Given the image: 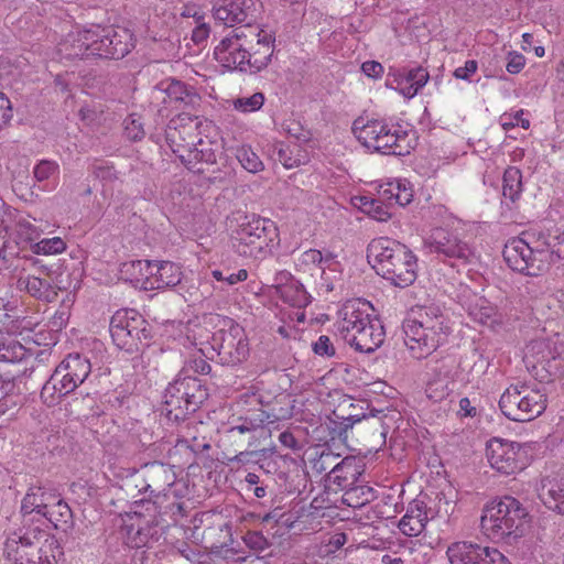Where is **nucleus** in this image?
<instances>
[{
    "mask_svg": "<svg viewBox=\"0 0 564 564\" xmlns=\"http://www.w3.org/2000/svg\"><path fill=\"white\" fill-rule=\"evenodd\" d=\"M274 39L270 33L249 22L234 29L215 47V58L225 67L258 73L271 62Z\"/></svg>",
    "mask_w": 564,
    "mask_h": 564,
    "instance_id": "f257e3e1",
    "label": "nucleus"
},
{
    "mask_svg": "<svg viewBox=\"0 0 564 564\" xmlns=\"http://www.w3.org/2000/svg\"><path fill=\"white\" fill-rule=\"evenodd\" d=\"M404 344L411 356L423 359L433 354L448 337L449 327L437 306L420 307L402 324Z\"/></svg>",
    "mask_w": 564,
    "mask_h": 564,
    "instance_id": "f03ea898",
    "label": "nucleus"
},
{
    "mask_svg": "<svg viewBox=\"0 0 564 564\" xmlns=\"http://www.w3.org/2000/svg\"><path fill=\"white\" fill-rule=\"evenodd\" d=\"M368 262L376 272L393 285L405 288L416 279V257L403 243L380 237L367 248Z\"/></svg>",
    "mask_w": 564,
    "mask_h": 564,
    "instance_id": "7ed1b4c3",
    "label": "nucleus"
},
{
    "mask_svg": "<svg viewBox=\"0 0 564 564\" xmlns=\"http://www.w3.org/2000/svg\"><path fill=\"white\" fill-rule=\"evenodd\" d=\"M4 555L14 564H56L61 546L40 524L24 523L4 543Z\"/></svg>",
    "mask_w": 564,
    "mask_h": 564,
    "instance_id": "20e7f679",
    "label": "nucleus"
},
{
    "mask_svg": "<svg viewBox=\"0 0 564 564\" xmlns=\"http://www.w3.org/2000/svg\"><path fill=\"white\" fill-rule=\"evenodd\" d=\"M372 311L370 303L359 300L347 302L341 310L343 318L338 323V332L357 351L373 352L384 341L383 325L372 315Z\"/></svg>",
    "mask_w": 564,
    "mask_h": 564,
    "instance_id": "39448f33",
    "label": "nucleus"
},
{
    "mask_svg": "<svg viewBox=\"0 0 564 564\" xmlns=\"http://www.w3.org/2000/svg\"><path fill=\"white\" fill-rule=\"evenodd\" d=\"M133 47L131 32L124 28H99L85 30L77 34L70 44L59 48L67 58L98 56L120 59Z\"/></svg>",
    "mask_w": 564,
    "mask_h": 564,
    "instance_id": "423d86ee",
    "label": "nucleus"
},
{
    "mask_svg": "<svg viewBox=\"0 0 564 564\" xmlns=\"http://www.w3.org/2000/svg\"><path fill=\"white\" fill-rule=\"evenodd\" d=\"M528 512L513 497L486 505L480 519L482 532L494 541L512 543L523 535Z\"/></svg>",
    "mask_w": 564,
    "mask_h": 564,
    "instance_id": "0eeeda50",
    "label": "nucleus"
},
{
    "mask_svg": "<svg viewBox=\"0 0 564 564\" xmlns=\"http://www.w3.org/2000/svg\"><path fill=\"white\" fill-rule=\"evenodd\" d=\"M231 221L237 227L231 231L232 246L237 253L246 258H260L265 253L275 236V227L269 219L254 214H234Z\"/></svg>",
    "mask_w": 564,
    "mask_h": 564,
    "instance_id": "6e6552de",
    "label": "nucleus"
},
{
    "mask_svg": "<svg viewBox=\"0 0 564 564\" xmlns=\"http://www.w3.org/2000/svg\"><path fill=\"white\" fill-rule=\"evenodd\" d=\"M207 389L192 375H177L164 392V411L170 421L178 422L194 413L207 399Z\"/></svg>",
    "mask_w": 564,
    "mask_h": 564,
    "instance_id": "1a4fd4ad",
    "label": "nucleus"
},
{
    "mask_svg": "<svg viewBox=\"0 0 564 564\" xmlns=\"http://www.w3.org/2000/svg\"><path fill=\"white\" fill-rule=\"evenodd\" d=\"M499 408L507 419L528 422L544 412L546 395L541 389L529 383L511 384L501 394Z\"/></svg>",
    "mask_w": 564,
    "mask_h": 564,
    "instance_id": "9d476101",
    "label": "nucleus"
},
{
    "mask_svg": "<svg viewBox=\"0 0 564 564\" xmlns=\"http://www.w3.org/2000/svg\"><path fill=\"white\" fill-rule=\"evenodd\" d=\"M563 348V344L554 338L531 340L523 356L528 371L541 383L553 381L562 371Z\"/></svg>",
    "mask_w": 564,
    "mask_h": 564,
    "instance_id": "9b49d317",
    "label": "nucleus"
},
{
    "mask_svg": "<svg viewBox=\"0 0 564 564\" xmlns=\"http://www.w3.org/2000/svg\"><path fill=\"white\" fill-rule=\"evenodd\" d=\"M8 215L2 219V231L8 236L2 249H0V257H18L21 250L26 248L33 249L34 243L41 236V229L35 226L30 216L23 215L19 210L9 206Z\"/></svg>",
    "mask_w": 564,
    "mask_h": 564,
    "instance_id": "f8f14e48",
    "label": "nucleus"
},
{
    "mask_svg": "<svg viewBox=\"0 0 564 564\" xmlns=\"http://www.w3.org/2000/svg\"><path fill=\"white\" fill-rule=\"evenodd\" d=\"M290 416L289 413L276 414L269 413L261 408V398L257 393H243L235 403V411L229 416V424H242L254 432L270 436V429L267 424H272L280 419Z\"/></svg>",
    "mask_w": 564,
    "mask_h": 564,
    "instance_id": "ddd939ff",
    "label": "nucleus"
},
{
    "mask_svg": "<svg viewBox=\"0 0 564 564\" xmlns=\"http://www.w3.org/2000/svg\"><path fill=\"white\" fill-rule=\"evenodd\" d=\"M424 246L430 253L443 262L455 265L456 262L467 264L471 262L475 253L471 247L459 238V236L448 229L438 227L434 228L424 240Z\"/></svg>",
    "mask_w": 564,
    "mask_h": 564,
    "instance_id": "4468645a",
    "label": "nucleus"
},
{
    "mask_svg": "<svg viewBox=\"0 0 564 564\" xmlns=\"http://www.w3.org/2000/svg\"><path fill=\"white\" fill-rule=\"evenodd\" d=\"M357 406L358 404L348 400L333 411V417L329 419V422L334 424V427H330L335 434L332 437L333 440L337 436L341 442L347 444L348 430L352 429L355 424H358L361 431H372L373 434L384 436L381 420L373 414L367 416L365 413L356 412Z\"/></svg>",
    "mask_w": 564,
    "mask_h": 564,
    "instance_id": "2eb2a0df",
    "label": "nucleus"
},
{
    "mask_svg": "<svg viewBox=\"0 0 564 564\" xmlns=\"http://www.w3.org/2000/svg\"><path fill=\"white\" fill-rule=\"evenodd\" d=\"M212 347L217 351L223 365L237 366L243 362L249 355V344L246 333L239 325L231 324L227 329H219L213 334Z\"/></svg>",
    "mask_w": 564,
    "mask_h": 564,
    "instance_id": "dca6fc26",
    "label": "nucleus"
},
{
    "mask_svg": "<svg viewBox=\"0 0 564 564\" xmlns=\"http://www.w3.org/2000/svg\"><path fill=\"white\" fill-rule=\"evenodd\" d=\"M502 253L508 267L524 275L538 276L550 268L541 253H535L520 236L508 240Z\"/></svg>",
    "mask_w": 564,
    "mask_h": 564,
    "instance_id": "f3484780",
    "label": "nucleus"
},
{
    "mask_svg": "<svg viewBox=\"0 0 564 564\" xmlns=\"http://www.w3.org/2000/svg\"><path fill=\"white\" fill-rule=\"evenodd\" d=\"M487 457L491 467L505 475L520 471L528 464V455L521 444L500 438L488 442Z\"/></svg>",
    "mask_w": 564,
    "mask_h": 564,
    "instance_id": "a211bd4d",
    "label": "nucleus"
},
{
    "mask_svg": "<svg viewBox=\"0 0 564 564\" xmlns=\"http://www.w3.org/2000/svg\"><path fill=\"white\" fill-rule=\"evenodd\" d=\"M139 272L145 273L143 288L145 290H161L176 286L182 280L181 268L171 261L137 260L128 264Z\"/></svg>",
    "mask_w": 564,
    "mask_h": 564,
    "instance_id": "6ab92c4d",
    "label": "nucleus"
},
{
    "mask_svg": "<svg viewBox=\"0 0 564 564\" xmlns=\"http://www.w3.org/2000/svg\"><path fill=\"white\" fill-rule=\"evenodd\" d=\"M451 564H507L506 556L495 547L458 541L447 547Z\"/></svg>",
    "mask_w": 564,
    "mask_h": 564,
    "instance_id": "aec40b11",
    "label": "nucleus"
},
{
    "mask_svg": "<svg viewBox=\"0 0 564 564\" xmlns=\"http://www.w3.org/2000/svg\"><path fill=\"white\" fill-rule=\"evenodd\" d=\"M224 434L228 442L237 446V454L232 458L238 463H245L248 456L256 455L257 448L261 445L262 441H265L269 436L254 432L253 429H249L242 424H229L228 422L224 426Z\"/></svg>",
    "mask_w": 564,
    "mask_h": 564,
    "instance_id": "412c9836",
    "label": "nucleus"
},
{
    "mask_svg": "<svg viewBox=\"0 0 564 564\" xmlns=\"http://www.w3.org/2000/svg\"><path fill=\"white\" fill-rule=\"evenodd\" d=\"M155 98H162L170 102L183 105L185 108L195 109L200 105L202 97L193 86H189L178 79L167 78L160 82L153 89Z\"/></svg>",
    "mask_w": 564,
    "mask_h": 564,
    "instance_id": "4be33fe9",
    "label": "nucleus"
},
{
    "mask_svg": "<svg viewBox=\"0 0 564 564\" xmlns=\"http://www.w3.org/2000/svg\"><path fill=\"white\" fill-rule=\"evenodd\" d=\"M258 0H218L213 8L214 18L226 25L247 22L253 19Z\"/></svg>",
    "mask_w": 564,
    "mask_h": 564,
    "instance_id": "5701e85b",
    "label": "nucleus"
},
{
    "mask_svg": "<svg viewBox=\"0 0 564 564\" xmlns=\"http://www.w3.org/2000/svg\"><path fill=\"white\" fill-rule=\"evenodd\" d=\"M275 294L286 304L303 308L311 303V296L303 284L292 278L288 272H280L275 276Z\"/></svg>",
    "mask_w": 564,
    "mask_h": 564,
    "instance_id": "b1692460",
    "label": "nucleus"
},
{
    "mask_svg": "<svg viewBox=\"0 0 564 564\" xmlns=\"http://www.w3.org/2000/svg\"><path fill=\"white\" fill-rule=\"evenodd\" d=\"M55 494L43 487H32L22 500L21 511L26 522H34L35 516L44 517L50 505L55 500Z\"/></svg>",
    "mask_w": 564,
    "mask_h": 564,
    "instance_id": "393cba45",
    "label": "nucleus"
},
{
    "mask_svg": "<svg viewBox=\"0 0 564 564\" xmlns=\"http://www.w3.org/2000/svg\"><path fill=\"white\" fill-rule=\"evenodd\" d=\"M539 499L551 510L564 516V474L541 479Z\"/></svg>",
    "mask_w": 564,
    "mask_h": 564,
    "instance_id": "a878e982",
    "label": "nucleus"
},
{
    "mask_svg": "<svg viewBox=\"0 0 564 564\" xmlns=\"http://www.w3.org/2000/svg\"><path fill=\"white\" fill-rule=\"evenodd\" d=\"M352 132L357 141H378L382 137L392 135L398 141L405 138L406 132L400 129L391 131L386 124L379 120L366 121L362 117L357 118L352 123Z\"/></svg>",
    "mask_w": 564,
    "mask_h": 564,
    "instance_id": "bb28decb",
    "label": "nucleus"
},
{
    "mask_svg": "<svg viewBox=\"0 0 564 564\" xmlns=\"http://www.w3.org/2000/svg\"><path fill=\"white\" fill-rule=\"evenodd\" d=\"M429 78V72L422 66H417L394 77L392 82L388 79L387 86L398 89L406 98H412L425 86Z\"/></svg>",
    "mask_w": 564,
    "mask_h": 564,
    "instance_id": "cd10ccee",
    "label": "nucleus"
},
{
    "mask_svg": "<svg viewBox=\"0 0 564 564\" xmlns=\"http://www.w3.org/2000/svg\"><path fill=\"white\" fill-rule=\"evenodd\" d=\"M144 476L148 481L144 490L151 494H160L175 481V475L171 467L159 462L147 464Z\"/></svg>",
    "mask_w": 564,
    "mask_h": 564,
    "instance_id": "c85d7f7f",
    "label": "nucleus"
},
{
    "mask_svg": "<svg viewBox=\"0 0 564 564\" xmlns=\"http://www.w3.org/2000/svg\"><path fill=\"white\" fill-rule=\"evenodd\" d=\"M18 288L24 290L32 297L46 303L56 301L58 295L51 281L30 274L19 278Z\"/></svg>",
    "mask_w": 564,
    "mask_h": 564,
    "instance_id": "c756f323",
    "label": "nucleus"
},
{
    "mask_svg": "<svg viewBox=\"0 0 564 564\" xmlns=\"http://www.w3.org/2000/svg\"><path fill=\"white\" fill-rule=\"evenodd\" d=\"M426 522L427 514L423 502L413 501L400 520L399 529L405 535L416 536L424 530Z\"/></svg>",
    "mask_w": 564,
    "mask_h": 564,
    "instance_id": "7c9ffc66",
    "label": "nucleus"
},
{
    "mask_svg": "<svg viewBox=\"0 0 564 564\" xmlns=\"http://www.w3.org/2000/svg\"><path fill=\"white\" fill-rule=\"evenodd\" d=\"M356 457L347 456L339 460L335 474L328 476V481L336 485L339 489L345 490L355 482L361 475L360 466Z\"/></svg>",
    "mask_w": 564,
    "mask_h": 564,
    "instance_id": "2f4dec72",
    "label": "nucleus"
},
{
    "mask_svg": "<svg viewBox=\"0 0 564 564\" xmlns=\"http://www.w3.org/2000/svg\"><path fill=\"white\" fill-rule=\"evenodd\" d=\"M45 520L52 523L55 529L66 532L73 527V512L63 499L55 496L54 502L50 505L43 519L36 521L42 527Z\"/></svg>",
    "mask_w": 564,
    "mask_h": 564,
    "instance_id": "473e14b6",
    "label": "nucleus"
},
{
    "mask_svg": "<svg viewBox=\"0 0 564 564\" xmlns=\"http://www.w3.org/2000/svg\"><path fill=\"white\" fill-rule=\"evenodd\" d=\"M128 310L117 311L110 319V335L117 347L131 351L132 339L128 336L129 326Z\"/></svg>",
    "mask_w": 564,
    "mask_h": 564,
    "instance_id": "72a5a7b5",
    "label": "nucleus"
},
{
    "mask_svg": "<svg viewBox=\"0 0 564 564\" xmlns=\"http://www.w3.org/2000/svg\"><path fill=\"white\" fill-rule=\"evenodd\" d=\"M520 237L532 247L534 252H539L545 262L550 263L551 256L550 251L554 241V231L552 230H539L530 229L523 231Z\"/></svg>",
    "mask_w": 564,
    "mask_h": 564,
    "instance_id": "f704fd0d",
    "label": "nucleus"
},
{
    "mask_svg": "<svg viewBox=\"0 0 564 564\" xmlns=\"http://www.w3.org/2000/svg\"><path fill=\"white\" fill-rule=\"evenodd\" d=\"M28 355L24 346L12 335L0 332V361L19 362Z\"/></svg>",
    "mask_w": 564,
    "mask_h": 564,
    "instance_id": "c9c22d12",
    "label": "nucleus"
},
{
    "mask_svg": "<svg viewBox=\"0 0 564 564\" xmlns=\"http://www.w3.org/2000/svg\"><path fill=\"white\" fill-rule=\"evenodd\" d=\"M278 160L286 167L292 169L305 163L308 158L301 143H278Z\"/></svg>",
    "mask_w": 564,
    "mask_h": 564,
    "instance_id": "e433bc0d",
    "label": "nucleus"
},
{
    "mask_svg": "<svg viewBox=\"0 0 564 564\" xmlns=\"http://www.w3.org/2000/svg\"><path fill=\"white\" fill-rule=\"evenodd\" d=\"M375 499V490L368 485L356 482L345 489L343 502L351 508H360Z\"/></svg>",
    "mask_w": 564,
    "mask_h": 564,
    "instance_id": "4c0bfd02",
    "label": "nucleus"
},
{
    "mask_svg": "<svg viewBox=\"0 0 564 564\" xmlns=\"http://www.w3.org/2000/svg\"><path fill=\"white\" fill-rule=\"evenodd\" d=\"M73 377L74 382L83 383L90 372V362L79 354L68 355L61 364Z\"/></svg>",
    "mask_w": 564,
    "mask_h": 564,
    "instance_id": "58836bf2",
    "label": "nucleus"
},
{
    "mask_svg": "<svg viewBox=\"0 0 564 564\" xmlns=\"http://www.w3.org/2000/svg\"><path fill=\"white\" fill-rule=\"evenodd\" d=\"M153 539V527L145 524L144 527L130 525L127 529L124 543L131 549H142L149 545Z\"/></svg>",
    "mask_w": 564,
    "mask_h": 564,
    "instance_id": "ea45409f",
    "label": "nucleus"
},
{
    "mask_svg": "<svg viewBox=\"0 0 564 564\" xmlns=\"http://www.w3.org/2000/svg\"><path fill=\"white\" fill-rule=\"evenodd\" d=\"M129 316V329H128V336L132 339V347L131 351L139 349V344L141 343L142 338L147 339L149 334L145 328V321L144 318L134 310H128Z\"/></svg>",
    "mask_w": 564,
    "mask_h": 564,
    "instance_id": "a19ab883",
    "label": "nucleus"
},
{
    "mask_svg": "<svg viewBox=\"0 0 564 564\" xmlns=\"http://www.w3.org/2000/svg\"><path fill=\"white\" fill-rule=\"evenodd\" d=\"M338 454H334L328 447L321 451L318 456L312 460V468L318 474L326 473L327 477L335 474L338 467Z\"/></svg>",
    "mask_w": 564,
    "mask_h": 564,
    "instance_id": "79ce46f5",
    "label": "nucleus"
},
{
    "mask_svg": "<svg viewBox=\"0 0 564 564\" xmlns=\"http://www.w3.org/2000/svg\"><path fill=\"white\" fill-rule=\"evenodd\" d=\"M360 200L362 212L368 214L371 218L378 221H387L391 218L389 205L381 202L380 199L361 197Z\"/></svg>",
    "mask_w": 564,
    "mask_h": 564,
    "instance_id": "37998d69",
    "label": "nucleus"
},
{
    "mask_svg": "<svg viewBox=\"0 0 564 564\" xmlns=\"http://www.w3.org/2000/svg\"><path fill=\"white\" fill-rule=\"evenodd\" d=\"M521 173L518 169L510 167L503 174L502 194L511 200H516L521 192Z\"/></svg>",
    "mask_w": 564,
    "mask_h": 564,
    "instance_id": "c03bdc74",
    "label": "nucleus"
},
{
    "mask_svg": "<svg viewBox=\"0 0 564 564\" xmlns=\"http://www.w3.org/2000/svg\"><path fill=\"white\" fill-rule=\"evenodd\" d=\"M167 145L185 166L188 169L195 167V160L197 159L196 143H167Z\"/></svg>",
    "mask_w": 564,
    "mask_h": 564,
    "instance_id": "a18cd8bd",
    "label": "nucleus"
},
{
    "mask_svg": "<svg viewBox=\"0 0 564 564\" xmlns=\"http://www.w3.org/2000/svg\"><path fill=\"white\" fill-rule=\"evenodd\" d=\"M123 135L129 141H141L144 139L145 131L141 116L131 113L123 120Z\"/></svg>",
    "mask_w": 564,
    "mask_h": 564,
    "instance_id": "49530a36",
    "label": "nucleus"
},
{
    "mask_svg": "<svg viewBox=\"0 0 564 564\" xmlns=\"http://www.w3.org/2000/svg\"><path fill=\"white\" fill-rule=\"evenodd\" d=\"M212 371V366L206 360L204 354L199 350L196 354H193L186 361L182 370L181 375L186 376L193 373L198 375H208Z\"/></svg>",
    "mask_w": 564,
    "mask_h": 564,
    "instance_id": "de8ad7c7",
    "label": "nucleus"
},
{
    "mask_svg": "<svg viewBox=\"0 0 564 564\" xmlns=\"http://www.w3.org/2000/svg\"><path fill=\"white\" fill-rule=\"evenodd\" d=\"M55 384L59 386V395H66L73 392L80 382H74L73 377L65 370L64 366L58 365L52 375Z\"/></svg>",
    "mask_w": 564,
    "mask_h": 564,
    "instance_id": "09e8293b",
    "label": "nucleus"
},
{
    "mask_svg": "<svg viewBox=\"0 0 564 564\" xmlns=\"http://www.w3.org/2000/svg\"><path fill=\"white\" fill-rule=\"evenodd\" d=\"M66 249V243L59 237L42 239L36 241L32 251L37 254H57Z\"/></svg>",
    "mask_w": 564,
    "mask_h": 564,
    "instance_id": "8fccbe9b",
    "label": "nucleus"
},
{
    "mask_svg": "<svg viewBox=\"0 0 564 564\" xmlns=\"http://www.w3.org/2000/svg\"><path fill=\"white\" fill-rule=\"evenodd\" d=\"M367 148L369 152H379L384 155H394V156H403L410 154L413 149L408 143L405 147H402L401 143H383L382 147H376L372 143H362Z\"/></svg>",
    "mask_w": 564,
    "mask_h": 564,
    "instance_id": "3c124183",
    "label": "nucleus"
},
{
    "mask_svg": "<svg viewBox=\"0 0 564 564\" xmlns=\"http://www.w3.org/2000/svg\"><path fill=\"white\" fill-rule=\"evenodd\" d=\"M470 315L480 324H488L495 321L496 308L485 300H480L479 303L470 308Z\"/></svg>",
    "mask_w": 564,
    "mask_h": 564,
    "instance_id": "603ef678",
    "label": "nucleus"
},
{
    "mask_svg": "<svg viewBox=\"0 0 564 564\" xmlns=\"http://www.w3.org/2000/svg\"><path fill=\"white\" fill-rule=\"evenodd\" d=\"M395 204L406 206L413 200L414 191L406 178L395 180Z\"/></svg>",
    "mask_w": 564,
    "mask_h": 564,
    "instance_id": "864d4df0",
    "label": "nucleus"
},
{
    "mask_svg": "<svg viewBox=\"0 0 564 564\" xmlns=\"http://www.w3.org/2000/svg\"><path fill=\"white\" fill-rule=\"evenodd\" d=\"M237 159L241 163L242 167L249 172L256 173L262 170V161L254 152H249L245 147H242L238 153Z\"/></svg>",
    "mask_w": 564,
    "mask_h": 564,
    "instance_id": "5fc2aeb1",
    "label": "nucleus"
},
{
    "mask_svg": "<svg viewBox=\"0 0 564 564\" xmlns=\"http://www.w3.org/2000/svg\"><path fill=\"white\" fill-rule=\"evenodd\" d=\"M264 102V96L262 93H256L250 97L238 98L235 101L236 109H240L245 112L259 110Z\"/></svg>",
    "mask_w": 564,
    "mask_h": 564,
    "instance_id": "6e6d98bb",
    "label": "nucleus"
},
{
    "mask_svg": "<svg viewBox=\"0 0 564 564\" xmlns=\"http://www.w3.org/2000/svg\"><path fill=\"white\" fill-rule=\"evenodd\" d=\"M57 170L58 165L54 161L42 160L35 165L33 170L34 178L39 183H42L54 175Z\"/></svg>",
    "mask_w": 564,
    "mask_h": 564,
    "instance_id": "4d7b16f0",
    "label": "nucleus"
},
{
    "mask_svg": "<svg viewBox=\"0 0 564 564\" xmlns=\"http://www.w3.org/2000/svg\"><path fill=\"white\" fill-rule=\"evenodd\" d=\"M59 386L55 384L53 378L51 377L42 388L41 399L47 405H54L57 400L62 397L59 395Z\"/></svg>",
    "mask_w": 564,
    "mask_h": 564,
    "instance_id": "13d9d810",
    "label": "nucleus"
},
{
    "mask_svg": "<svg viewBox=\"0 0 564 564\" xmlns=\"http://www.w3.org/2000/svg\"><path fill=\"white\" fill-rule=\"evenodd\" d=\"M550 267L561 260H564V232L561 234L557 229L554 230V241L550 251Z\"/></svg>",
    "mask_w": 564,
    "mask_h": 564,
    "instance_id": "bf43d9fd",
    "label": "nucleus"
},
{
    "mask_svg": "<svg viewBox=\"0 0 564 564\" xmlns=\"http://www.w3.org/2000/svg\"><path fill=\"white\" fill-rule=\"evenodd\" d=\"M313 351L322 357H332L335 355V347L330 338L326 335H321L318 339L312 345Z\"/></svg>",
    "mask_w": 564,
    "mask_h": 564,
    "instance_id": "052dcab7",
    "label": "nucleus"
},
{
    "mask_svg": "<svg viewBox=\"0 0 564 564\" xmlns=\"http://www.w3.org/2000/svg\"><path fill=\"white\" fill-rule=\"evenodd\" d=\"M12 118V106L9 98L0 91V130L7 127Z\"/></svg>",
    "mask_w": 564,
    "mask_h": 564,
    "instance_id": "680f3d73",
    "label": "nucleus"
},
{
    "mask_svg": "<svg viewBox=\"0 0 564 564\" xmlns=\"http://www.w3.org/2000/svg\"><path fill=\"white\" fill-rule=\"evenodd\" d=\"M395 180L379 185V199L387 205H391L395 200Z\"/></svg>",
    "mask_w": 564,
    "mask_h": 564,
    "instance_id": "e2e57ef3",
    "label": "nucleus"
},
{
    "mask_svg": "<svg viewBox=\"0 0 564 564\" xmlns=\"http://www.w3.org/2000/svg\"><path fill=\"white\" fill-rule=\"evenodd\" d=\"M525 65V58L522 54L517 52H510L508 54L507 72L510 74L520 73Z\"/></svg>",
    "mask_w": 564,
    "mask_h": 564,
    "instance_id": "0e129e2a",
    "label": "nucleus"
},
{
    "mask_svg": "<svg viewBox=\"0 0 564 564\" xmlns=\"http://www.w3.org/2000/svg\"><path fill=\"white\" fill-rule=\"evenodd\" d=\"M323 259H324V254L319 250H316V249H310L302 254V262L304 264L316 265L324 271L325 268L323 267Z\"/></svg>",
    "mask_w": 564,
    "mask_h": 564,
    "instance_id": "69168bd1",
    "label": "nucleus"
},
{
    "mask_svg": "<svg viewBox=\"0 0 564 564\" xmlns=\"http://www.w3.org/2000/svg\"><path fill=\"white\" fill-rule=\"evenodd\" d=\"M197 144V159L195 160V165L197 163H215L216 154L215 152L207 148L209 143H196Z\"/></svg>",
    "mask_w": 564,
    "mask_h": 564,
    "instance_id": "338daca9",
    "label": "nucleus"
},
{
    "mask_svg": "<svg viewBox=\"0 0 564 564\" xmlns=\"http://www.w3.org/2000/svg\"><path fill=\"white\" fill-rule=\"evenodd\" d=\"M362 73L371 78H379L383 74V66L376 61H367L361 65Z\"/></svg>",
    "mask_w": 564,
    "mask_h": 564,
    "instance_id": "774afa93",
    "label": "nucleus"
}]
</instances>
